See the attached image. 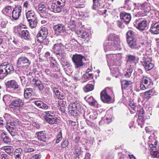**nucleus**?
I'll use <instances>...</instances> for the list:
<instances>
[{
  "label": "nucleus",
  "mask_w": 159,
  "mask_h": 159,
  "mask_svg": "<svg viewBox=\"0 0 159 159\" xmlns=\"http://www.w3.org/2000/svg\"><path fill=\"white\" fill-rule=\"evenodd\" d=\"M107 57L108 65L113 76L116 78L120 76V73L119 68L116 66L122 62L121 54H108L107 55Z\"/></svg>",
  "instance_id": "nucleus-1"
},
{
  "label": "nucleus",
  "mask_w": 159,
  "mask_h": 159,
  "mask_svg": "<svg viewBox=\"0 0 159 159\" xmlns=\"http://www.w3.org/2000/svg\"><path fill=\"white\" fill-rule=\"evenodd\" d=\"M14 71L12 65L7 63L4 62L0 65V79H3L8 74Z\"/></svg>",
  "instance_id": "nucleus-2"
},
{
  "label": "nucleus",
  "mask_w": 159,
  "mask_h": 159,
  "mask_svg": "<svg viewBox=\"0 0 159 159\" xmlns=\"http://www.w3.org/2000/svg\"><path fill=\"white\" fill-rule=\"evenodd\" d=\"M127 42L129 46L131 48L134 49H138L141 47H144L146 46L147 43L146 41L143 39L140 41L138 44L136 39L135 38L129 39L127 40Z\"/></svg>",
  "instance_id": "nucleus-3"
},
{
  "label": "nucleus",
  "mask_w": 159,
  "mask_h": 159,
  "mask_svg": "<svg viewBox=\"0 0 159 159\" xmlns=\"http://www.w3.org/2000/svg\"><path fill=\"white\" fill-rule=\"evenodd\" d=\"M48 34V30L46 27H43L37 35V41L40 43L47 44L48 42L46 39Z\"/></svg>",
  "instance_id": "nucleus-4"
},
{
  "label": "nucleus",
  "mask_w": 159,
  "mask_h": 159,
  "mask_svg": "<svg viewBox=\"0 0 159 159\" xmlns=\"http://www.w3.org/2000/svg\"><path fill=\"white\" fill-rule=\"evenodd\" d=\"M156 140L149 144L150 154L153 158H159V145Z\"/></svg>",
  "instance_id": "nucleus-5"
},
{
  "label": "nucleus",
  "mask_w": 159,
  "mask_h": 159,
  "mask_svg": "<svg viewBox=\"0 0 159 159\" xmlns=\"http://www.w3.org/2000/svg\"><path fill=\"white\" fill-rule=\"evenodd\" d=\"M65 0H58L55 3H52L51 7H48L49 10L55 13H59L61 11V9L65 5Z\"/></svg>",
  "instance_id": "nucleus-6"
},
{
  "label": "nucleus",
  "mask_w": 159,
  "mask_h": 159,
  "mask_svg": "<svg viewBox=\"0 0 159 159\" xmlns=\"http://www.w3.org/2000/svg\"><path fill=\"white\" fill-rule=\"evenodd\" d=\"M54 113L53 111L50 110L45 111L43 113L44 119L49 124H57V118L54 116L52 115Z\"/></svg>",
  "instance_id": "nucleus-7"
},
{
  "label": "nucleus",
  "mask_w": 159,
  "mask_h": 159,
  "mask_svg": "<svg viewBox=\"0 0 159 159\" xmlns=\"http://www.w3.org/2000/svg\"><path fill=\"white\" fill-rule=\"evenodd\" d=\"M151 57L145 55L143 57L141 61V63L144 67L146 71H149L153 68L154 66L152 62Z\"/></svg>",
  "instance_id": "nucleus-8"
},
{
  "label": "nucleus",
  "mask_w": 159,
  "mask_h": 159,
  "mask_svg": "<svg viewBox=\"0 0 159 159\" xmlns=\"http://www.w3.org/2000/svg\"><path fill=\"white\" fill-rule=\"evenodd\" d=\"M119 46V44L116 43V44L114 42L106 40L104 43V50L105 52H106L110 50H118Z\"/></svg>",
  "instance_id": "nucleus-9"
},
{
  "label": "nucleus",
  "mask_w": 159,
  "mask_h": 159,
  "mask_svg": "<svg viewBox=\"0 0 159 159\" xmlns=\"http://www.w3.org/2000/svg\"><path fill=\"white\" fill-rule=\"evenodd\" d=\"M134 24L138 30L143 31L147 28L148 22L145 20L139 18L135 20Z\"/></svg>",
  "instance_id": "nucleus-10"
},
{
  "label": "nucleus",
  "mask_w": 159,
  "mask_h": 159,
  "mask_svg": "<svg viewBox=\"0 0 159 159\" xmlns=\"http://www.w3.org/2000/svg\"><path fill=\"white\" fill-rule=\"evenodd\" d=\"M84 59V57L80 54H75L73 55L72 59L75 64V68L80 67L83 65L84 63L83 59Z\"/></svg>",
  "instance_id": "nucleus-11"
},
{
  "label": "nucleus",
  "mask_w": 159,
  "mask_h": 159,
  "mask_svg": "<svg viewBox=\"0 0 159 159\" xmlns=\"http://www.w3.org/2000/svg\"><path fill=\"white\" fill-rule=\"evenodd\" d=\"M24 105V102L23 99L16 98L11 101L10 106L13 109L19 110Z\"/></svg>",
  "instance_id": "nucleus-12"
},
{
  "label": "nucleus",
  "mask_w": 159,
  "mask_h": 159,
  "mask_svg": "<svg viewBox=\"0 0 159 159\" xmlns=\"http://www.w3.org/2000/svg\"><path fill=\"white\" fill-rule=\"evenodd\" d=\"M16 30L19 37L24 38L25 39H29L30 38L29 32L27 30L22 28L21 26H18L16 27Z\"/></svg>",
  "instance_id": "nucleus-13"
},
{
  "label": "nucleus",
  "mask_w": 159,
  "mask_h": 159,
  "mask_svg": "<svg viewBox=\"0 0 159 159\" xmlns=\"http://www.w3.org/2000/svg\"><path fill=\"white\" fill-rule=\"evenodd\" d=\"M152 85V82L149 78L143 77L141 82L140 88L141 89L144 90L151 87Z\"/></svg>",
  "instance_id": "nucleus-14"
},
{
  "label": "nucleus",
  "mask_w": 159,
  "mask_h": 159,
  "mask_svg": "<svg viewBox=\"0 0 159 159\" xmlns=\"http://www.w3.org/2000/svg\"><path fill=\"white\" fill-rule=\"evenodd\" d=\"M127 63L126 67L129 68V67L134 68L136 64V57L135 56L130 54H128L126 56Z\"/></svg>",
  "instance_id": "nucleus-15"
},
{
  "label": "nucleus",
  "mask_w": 159,
  "mask_h": 159,
  "mask_svg": "<svg viewBox=\"0 0 159 159\" xmlns=\"http://www.w3.org/2000/svg\"><path fill=\"white\" fill-rule=\"evenodd\" d=\"M22 7L20 5H17L14 7L12 12L13 20H18L21 15Z\"/></svg>",
  "instance_id": "nucleus-16"
},
{
  "label": "nucleus",
  "mask_w": 159,
  "mask_h": 159,
  "mask_svg": "<svg viewBox=\"0 0 159 159\" xmlns=\"http://www.w3.org/2000/svg\"><path fill=\"white\" fill-rule=\"evenodd\" d=\"M30 61L24 56L20 57L17 60V65L18 66H23L24 64H26L29 66L31 64Z\"/></svg>",
  "instance_id": "nucleus-17"
},
{
  "label": "nucleus",
  "mask_w": 159,
  "mask_h": 159,
  "mask_svg": "<svg viewBox=\"0 0 159 159\" xmlns=\"http://www.w3.org/2000/svg\"><path fill=\"white\" fill-rule=\"evenodd\" d=\"M69 107L70 108H73L79 113H80L83 109L81 103L77 101L70 103L69 104Z\"/></svg>",
  "instance_id": "nucleus-18"
},
{
  "label": "nucleus",
  "mask_w": 159,
  "mask_h": 159,
  "mask_svg": "<svg viewBox=\"0 0 159 159\" xmlns=\"http://www.w3.org/2000/svg\"><path fill=\"white\" fill-rule=\"evenodd\" d=\"M100 98L101 101L104 103H110L112 102L111 98L110 96L102 91L101 93Z\"/></svg>",
  "instance_id": "nucleus-19"
},
{
  "label": "nucleus",
  "mask_w": 159,
  "mask_h": 159,
  "mask_svg": "<svg viewBox=\"0 0 159 159\" xmlns=\"http://www.w3.org/2000/svg\"><path fill=\"white\" fill-rule=\"evenodd\" d=\"M53 29L56 33H62L66 31L65 26L62 24H59L54 26Z\"/></svg>",
  "instance_id": "nucleus-20"
},
{
  "label": "nucleus",
  "mask_w": 159,
  "mask_h": 159,
  "mask_svg": "<svg viewBox=\"0 0 159 159\" xmlns=\"http://www.w3.org/2000/svg\"><path fill=\"white\" fill-rule=\"evenodd\" d=\"M150 30L152 34H158L159 33V22L152 24Z\"/></svg>",
  "instance_id": "nucleus-21"
},
{
  "label": "nucleus",
  "mask_w": 159,
  "mask_h": 159,
  "mask_svg": "<svg viewBox=\"0 0 159 159\" xmlns=\"http://www.w3.org/2000/svg\"><path fill=\"white\" fill-rule=\"evenodd\" d=\"M7 87L10 88H12L14 89H17L18 85L17 83L14 80H10L8 81L6 83Z\"/></svg>",
  "instance_id": "nucleus-22"
},
{
  "label": "nucleus",
  "mask_w": 159,
  "mask_h": 159,
  "mask_svg": "<svg viewBox=\"0 0 159 159\" xmlns=\"http://www.w3.org/2000/svg\"><path fill=\"white\" fill-rule=\"evenodd\" d=\"M108 40L110 41L114 42L116 44V43L119 44L120 40L118 35H116L113 34H110L108 36Z\"/></svg>",
  "instance_id": "nucleus-23"
},
{
  "label": "nucleus",
  "mask_w": 159,
  "mask_h": 159,
  "mask_svg": "<svg viewBox=\"0 0 159 159\" xmlns=\"http://www.w3.org/2000/svg\"><path fill=\"white\" fill-rule=\"evenodd\" d=\"M76 34L78 35V36L83 39H86L88 40L89 39V34L85 30H78L76 31Z\"/></svg>",
  "instance_id": "nucleus-24"
},
{
  "label": "nucleus",
  "mask_w": 159,
  "mask_h": 159,
  "mask_svg": "<svg viewBox=\"0 0 159 159\" xmlns=\"http://www.w3.org/2000/svg\"><path fill=\"white\" fill-rule=\"evenodd\" d=\"M120 18L126 24L129 23L131 19L130 14L124 12L120 14Z\"/></svg>",
  "instance_id": "nucleus-25"
},
{
  "label": "nucleus",
  "mask_w": 159,
  "mask_h": 159,
  "mask_svg": "<svg viewBox=\"0 0 159 159\" xmlns=\"http://www.w3.org/2000/svg\"><path fill=\"white\" fill-rule=\"evenodd\" d=\"M62 66L64 67V70L67 74L69 75L72 73V70L71 67V64L69 62L67 61L64 62L62 64Z\"/></svg>",
  "instance_id": "nucleus-26"
},
{
  "label": "nucleus",
  "mask_w": 159,
  "mask_h": 159,
  "mask_svg": "<svg viewBox=\"0 0 159 159\" xmlns=\"http://www.w3.org/2000/svg\"><path fill=\"white\" fill-rule=\"evenodd\" d=\"M26 16L27 20L37 19L35 13L32 10L28 11L26 13Z\"/></svg>",
  "instance_id": "nucleus-27"
},
{
  "label": "nucleus",
  "mask_w": 159,
  "mask_h": 159,
  "mask_svg": "<svg viewBox=\"0 0 159 159\" xmlns=\"http://www.w3.org/2000/svg\"><path fill=\"white\" fill-rule=\"evenodd\" d=\"M32 81L34 86L38 87L40 90L42 91L44 87L42 83L38 79H33Z\"/></svg>",
  "instance_id": "nucleus-28"
},
{
  "label": "nucleus",
  "mask_w": 159,
  "mask_h": 159,
  "mask_svg": "<svg viewBox=\"0 0 159 159\" xmlns=\"http://www.w3.org/2000/svg\"><path fill=\"white\" fill-rule=\"evenodd\" d=\"M36 133L37 135V138L39 140L45 142L46 139L47 138V135L45 131H40Z\"/></svg>",
  "instance_id": "nucleus-29"
},
{
  "label": "nucleus",
  "mask_w": 159,
  "mask_h": 159,
  "mask_svg": "<svg viewBox=\"0 0 159 159\" xmlns=\"http://www.w3.org/2000/svg\"><path fill=\"white\" fill-rule=\"evenodd\" d=\"M38 11L43 13H48V9L43 4H39L38 7Z\"/></svg>",
  "instance_id": "nucleus-30"
},
{
  "label": "nucleus",
  "mask_w": 159,
  "mask_h": 159,
  "mask_svg": "<svg viewBox=\"0 0 159 159\" xmlns=\"http://www.w3.org/2000/svg\"><path fill=\"white\" fill-rule=\"evenodd\" d=\"M35 105L38 107L41 108L44 110H47L48 109L49 110V107L45 103L41 101H37L35 102L34 103Z\"/></svg>",
  "instance_id": "nucleus-31"
},
{
  "label": "nucleus",
  "mask_w": 159,
  "mask_h": 159,
  "mask_svg": "<svg viewBox=\"0 0 159 159\" xmlns=\"http://www.w3.org/2000/svg\"><path fill=\"white\" fill-rule=\"evenodd\" d=\"M64 47L54 45L51 49V50L56 55H57L59 54L60 52H62V50Z\"/></svg>",
  "instance_id": "nucleus-32"
},
{
  "label": "nucleus",
  "mask_w": 159,
  "mask_h": 159,
  "mask_svg": "<svg viewBox=\"0 0 159 159\" xmlns=\"http://www.w3.org/2000/svg\"><path fill=\"white\" fill-rule=\"evenodd\" d=\"M132 83L131 81L129 80H125L121 81V88L122 90L125 89Z\"/></svg>",
  "instance_id": "nucleus-33"
},
{
  "label": "nucleus",
  "mask_w": 159,
  "mask_h": 159,
  "mask_svg": "<svg viewBox=\"0 0 159 159\" xmlns=\"http://www.w3.org/2000/svg\"><path fill=\"white\" fill-rule=\"evenodd\" d=\"M24 96L26 99H28L31 98L32 94V89L30 88L26 89H25Z\"/></svg>",
  "instance_id": "nucleus-34"
},
{
  "label": "nucleus",
  "mask_w": 159,
  "mask_h": 159,
  "mask_svg": "<svg viewBox=\"0 0 159 159\" xmlns=\"http://www.w3.org/2000/svg\"><path fill=\"white\" fill-rule=\"evenodd\" d=\"M13 8L10 6H7L3 9L2 12L5 14H10L12 12Z\"/></svg>",
  "instance_id": "nucleus-35"
},
{
  "label": "nucleus",
  "mask_w": 159,
  "mask_h": 159,
  "mask_svg": "<svg viewBox=\"0 0 159 159\" xmlns=\"http://www.w3.org/2000/svg\"><path fill=\"white\" fill-rule=\"evenodd\" d=\"M141 8L145 12H148L150 10V7H149V3L148 2H145L141 5Z\"/></svg>",
  "instance_id": "nucleus-36"
},
{
  "label": "nucleus",
  "mask_w": 159,
  "mask_h": 159,
  "mask_svg": "<svg viewBox=\"0 0 159 159\" xmlns=\"http://www.w3.org/2000/svg\"><path fill=\"white\" fill-rule=\"evenodd\" d=\"M53 91L54 93L55 94V96L57 98L61 100H62L64 99V96L62 95H61L60 92L56 88H53Z\"/></svg>",
  "instance_id": "nucleus-37"
},
{
  "label": "nucleus",
  "mask_w": 159,
  "mask_h": 159,
  "mask_svg": "<svg viewBox=\"0 0 159 159\" xmlns=\"http://www.w3.org/2000/svg\"><path fill=\"white\" fill-rule=\"evenodd\" d=\"M2 148L9 155L12 156L13 155V149L12 147L10 146H6Z\"/></svg>",
  "instance_id": "nucleus-38"
},
{
  "label": "nucleus",
  "mask_w": 159,
  "mask_h": 159,
  "mask_svg": "<svg viewBox=\"0 0 159 159\" xmlns=\"http://www.w3.org/2000/svg\"><path fill=\"white\" fill-rule=\"evenodd\" d=\"M7 129L12 136H15L16 135V132L14 127H11L10 125H7Z\"/></svg>",
  "instance_id": "nucleus-39"
},
{
  "label": "nucleus",
  "mask_w": 159,
  "mask_h": 159,
  "mask_svg": "<svg viewBox=\"0 0 159 159\" xmlns=\"http://www.w3.org/2000/svg\"><path fill=\"white\" fill-rule=\"evenodd\" d=\"M35 149L34 147L25 145L24 148V151L26 153L34 151Z\"/></svg>",
  "instance_id": "nucleus-40"
},
{
  "label": "nucleus",
  "mask_w": 159,
  "mask_h": 159,
  "mask_svg": "<svg viewBox=\"0 0 159 159\" xmlns=\"http://www.w3.org/2000/svg\"><path fill=\"white\" fill-rule=\"evenodd\" d=\"M68 28L72 31L75 30L76 27V24L75 21L71 20L69 23Z\"/></svg>",
  "instance_id": "nucleus-41"
},
{
  "label": "nucleus",
  "mask_w": 159,
  "mask_h": 159,
  "mask_svg": "<svg viewBox=\"0 0 159 159\" xmlns=\"http://www.w3.org/2000/svg\"><path fill=\"white\" fill-rule=\"evenodd\" d=\"M30 25V26L31 28H34L37 26V20L36 19H33V20H28Z\"/></svg>",
  "instance_id": "nucleus-42"
},
{
  "label": "nucleus",
  "mask_w": 159,
  "mask_h": 159,
  "mask_svg": "<svg viewBox=\"0 0 159 159\" xmlns=\"http://www.w3.org/2000/svg\"><path fill=\"white\" fill-rule=\"evenodd\" d=\"M93 8L95 10H98L100 6V0H93Z\"/></svg>",
  "instance_id": "nucleus-43"
},
{
  "label": "nucleus",
  "mask_w": 159,
  "mask_h": 159,
  "mask_svg": "<svg viewBox=\"0 0 159 159\" xmlns=\"http://www.w3.org/2000/svg\"><path fill=\"white\" fill-rule=\"evenodd\" d=\"M153 90L152 89L147 91L144 93V97L147 99H149L151 97V96L153 95Z\"/></svg>",
  "instance_id": "nucleus-44"
},
{
  "label": "nucleus",
  "mask_w": 159,
  "mask_h": 159,
  "mask_svg": "<svg viewBox=\"0 0 159 159\" xmlns=\"http://www.w3.org/2000/svg\"><path fill=\"white\" fill-rule=\"evenodd\" d=\"M69 113L71 116H75L78 114L79 112L77 111L76 110L74 109L73 108H70L69 106Z\"/></svg>",
  "instance_id": "nucleus-45"
},
{
  "label": "nucleus",
  "mask_w": 159,
  "mask_h": 159,
  "mask_svg": "<svg viewBox=\"0 0 159 159\" xmlns=\"http://www.w3.org/2000/svg\"><path fill=\"white\" fill-rule=\"evenodd\" d=\"M94 89V86L92 84H88L84 88V91L86 92H88Z\"/></svg>",
  "instance_id": "nucleus-46"
},
{
  "label": "nucleus",
  "mask_w": 159,
  "mask_h": 159,
  "mask_svg": "<svg viewBox=\"0 0 159 159\" xmlns=\"http://www.w3.org/2000/svg\"><path fill=\"white\" fill-rule=\"evenodd\" d=\"M129 68L126 67L127 69V71L126 73L125 74V76L127 78L130 77L131 75V73L133 71L134 68H132L129 67Z\"/></svg>",
  "instance_id": "nucleus-47"
},
{
  "label": "nucleus",
  "mask_w": 159,
  "mask_h": 159,
  "mask_svg": "<svg viewBox=\"0 0 159 159\" xmlns=\"http://www.w3.org/2000/svg\"><path fill=\"white\" fill-rule=\"evenodd\" d=\"M19 124V121L16 119H15L13 121L10 122L9 123H7V125H10L11 127H14L15 129V126Z\"/></svg>",
  "instance_id": "nucleus-48"
},
{
  "label": "nucleus",
  "mask_w": 159,
  "mask_h": 159,
  "mask_svg": "<svg viewBox=\"0 0 159 159\" xmlns=\"http://www.w3.org/2000/svg\"><path fill=\"white\" fill-rule=\"evenodd\" d=\"M87 101L91 105L94 106L96 104V101H95L93 97H90L88 98L87 100Z\"/></svg>",
  "instance_id": "nucleus-49"
},
{
  "label": "nucleus",
  "mask_w": 159,
  "mask_h": 159,
  "mask_svg": "<svg viewBox=\"0 0 159 159\" xmlns=\"http://www.w3.org/2000/svg\"><path fill=\"white\" fill-rule=\"evenodd\" d=\"M102 91L105 92L107 94L110 96L113 94L112 90L109 87L106 88L104 90Z\"/></svg>",
  "instance_id": "nucleus-50"
},
{
  "label": "nucleus",
  "mask_w": 159,
  "mask_h": 159,
  "mask_svg": "<svg viewBox=\"0 0 159 159\" xmlns=\"http://www.w3.org/2000/svg\"><path fill=\"white\" fill-rule=\"evenodd\" d=\"M65 102L63 101H61L59 102V107H60V110L62 112L64 111Z\"/></svg>",
  "instance_id": "nucleus-51"
},
{
  "label": "nucleus",
  "mask_w": 159,
  "mask_h": 159,
  "mask_svg": "<svg viewBox=\"0 0 159 159\" xmlns=\"http://www.w3.org/2000/svg\"><path fill=\"white\" fill-rule=\"evenodd\" d=\"M56 55L58 58L62 61L64 60V57L66 56V54L65 52H59V54Z\"/></svg>",
  "instance_id": "nucleus-52"
},
{
  "label": "nucleus",
  "mask_w": 159,
  "mask_h": 159,
  "mask_svg": "<svg viewBox=\"0 0 159 159\" xmlns=\"http://www.w3.org/2000/svg\"><path fill=\"white\" fill-rule=\"evenodd\" d=\"M134 33L132 30H129L127 33V40L130 38L133 39L134 38Z\"/></svg>",
  "instance_id": "nucleus-53"
},
{
  "label": "nucleus",
  "mask_w": 159,
  "mask_h": 159,
  "mask_svg": "<svg viewBox=\"0 0 159 159\" xmlns=\"http://www.w3.org/2000/svg\"><path fill=\"white\" fill-rule=\"evenodd\" d=\"M62 139V133L61 130L57 134L56 139V143H58Z\"/></svg>",
  "instance_id": "nucleus-54"
},
{
  "label": "nucleus",
  "mask_w": 159,
  "mask_h": 159,
  "mask_svg": "<svg viewBox=\"0 0 159 159\" xmlns=\"http://www.w3.org/2000/svg\"><path fill=\"white\" fill-rule=\"evenodd\" d=\"M81 148H80V149L78 148H75V149L74 154L75 155L76 157L79 158V156L81 154Z\"/></svg>",
  "instance_id": "nucleus-55"
},
{
  "label": "nucleus",
  "mask_w": 159,
  "mask_h": 159,
  "mask_svg": "<svg viewBox=\"0 0 159 159\" xmlns=\"http://www.w3.org/2000/svg\"><path fill=\"white\" fill-rule=\"evenodd\" d=\"M76 15L78 16L79 17H81L83 19H85L89 16L87 13L84 12H81V14L79 13V14H76Z\"/></svg>",
  "instance_id": "nucleus-56"
},
{
  "label": "nucleus",
  "mask_w": 159,
  "mask_h": 159,
  "mask_svg": "<svg viewBox=\"0 0 159 159\" xmlns=\"http://www.w3.org/2000/svg\"><path fill=\"white\" fill-rule=\"evenodd\" d=\"M3 142L7 144H10V139L9 137L5 136L3 138Z\"/></svg>",
  "instance_id": "nucleus-57"
},
{
  "label": "nucleus",
  "mask_w": 159,
  "mask_h": 159,
  "mask_svg": "<svg viewBox=\"0 0 159 159\" xmlns=\"http://www.w3.org/2000/svg\"><path fill=\"white\" fill-rule=\"evenodd\" d=\"M130 107L129 108V110H130L131 113H133L134 112L132 110L135 111L136 108L135 105L134 103H130Z\"/></svg>",
  "instance_id": "nucleus-58"
},
{
  "label": "nucleus",
  "mask_w": 159,
  "mask_h": 159,
  "mask_svg": "<svg viewBox=\"0 0 159 159\" xmlns=\"http://www.w3.org/2000/svg\"><path fill=\"white\" fill-rule=\"evenodd\" d=\"M41 157V155L40 154H35L31 157L30 159H40Z\"/></svg>",
  "instance_id": "nucleus-59"
},
{
  "label": "nucleus",
  "mask_w": 159,
  "mask_h": 159,
  "mask_svg": "<svg viewBox=\"0 0 159 159\" xmlns=\"http://www.w3.org/2000/svg\"><path fill=\"white\" fill-rule=\"evenodd\" d=\"M84 77L88 80L92 79L93 78V75L92 73H86Z\"/></svg>",
  "instance_id": "nucleus-60"
},
{
  "label": "nucleus",
  "mask_w": 159,
  "mask_h": 159,
  "mask_svg": "<svg viewBox=\"0 0 159 159\" xmlns=\"http://www.w3.org/2000/svg\"><path fill=\"white\" fill-rule=\"evenodd\" d=\"M68 141L66 140L62 143L61 144V147L62 148H65L68 146Z\"/></svg>",
  "instance_id": "nucleus-61"
},
{
  "label": "nucleus",
  "mask_w": 159,
  "mask_h": 159,
  "mask_svg": "<svg viewBox=\"0 0 159 159\" xmlns=\"http://www.w3.org/2000/svg\"><path fill=\"white\" fill-rule=\"evenodd\" d=\"M54 45H56L57 46L58 45L64 47L63 45H62L61 43V40L60 39H58L56 41V43Z\"/></svg>",
  "instance_id": "nucleus-62"
},
{
  "label": "nucleus",
  "mask_w": 159,
  "mask_h": 159,
  "mask_svg": "<svg viewBox=\"0 0 159 159\" xmlns=\"http://www.w3.org/2000/svg\"><path fill=\"white\" fill-rule=\"evenodd\" d=\"M7 23V21H2L0 24V26L3 28H5Z\"/></svg>",
  "instance_id": "nucleus-63"
},
{
  "label": "nucleus",
  "mask_w": 159,
  "mask_h": 159,
  "mask_svg": "<svg viewBox=\"0 0 159 159\" xmlns=\"http://www.w3.org/2000/svg\"><path fill=\"white\" fill-rule=\"evenodd\" d=\"M22 152V149L20 148H18L16 149L15 153L16 155L19 154L20 156H21V153Z\"/></svg>",
  "instance_id": "nucleus-64"
}]
</instances>
